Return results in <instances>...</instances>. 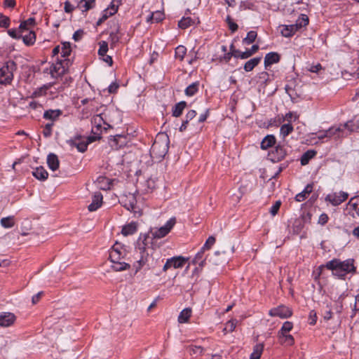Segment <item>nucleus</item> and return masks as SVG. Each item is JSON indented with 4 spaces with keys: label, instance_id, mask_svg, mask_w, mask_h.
Listing matches in <instances>:
<instances>
[{
    "label": "nucleus",
    "instance_id": "f257e3e1",
    "mask_svg": "<svg viewBox=\"0 0 359 359\" xmlns=\"http://www.w3.org/2000/svg\"><path fill=\"white\" fill-rule=\"evenodd\" d=\"M234 252V246L230 243L222 245L219 250L214 253L208 255L204 259L200 260L199 266L202 269L208 264L210 266L222 265L227 262L229 256Z\"/></svg>",
    "mask_w": 359,
    "mask_h": 359
},
{
    "label": "nucleus",
    "instance_id": "f03ea898",
    "mask_svg": "<svg viewBox=\"0 0 359 359\" xmlns=\"http://www.w3.org/2000/svg\"><path fill=\"white\" fill-rule=\"evenodd\" d=\"M201 259V252H198L191 261L181 256V270L183 271L182 275L188 283H192L197 280L198 271L202 269L199 266Z\"/></svg>",
    "mask_w": 359,
    "mask_h": 359
},
{
    "label": "nucleus",
    "instance_id": "7ed1b4c3",
    "mask_svg": "<svg viewBox=\"0 0 359 359\" xmlns=\"http://www.w3.org/2000/svg\"><path fill=\"white\" fill-rule=\"evenodd\" d=\"M324 268H327V269L331 270L334 276L341 278H344L348 273L355 271L353 261L352 259L341 261L338 259H334L327 262L325 265L320 266L318 268L320 273L322 272Z\"/></svg>",
    "mask_w": 359,
    "mask_h": 359
},
{
    "label": "nucleus",
    "instance_id": "20e7f679",
    "mask_svg": "<svg viewBox=\"0 0 359 359\" xmlns=\"http://www.w3.org/2000/svg\"><path fill=\"white\" fill-rule=\"evenodd\" d=\"M168 150V137L164 134H158L153 143L150 154L153 158L161 160Z\"/></svg>",
    "mask_w": 359,
    "mask_h": 359
},
{
    "label": "nucleus",
    "instance_id": "39448f33",
    "mask_svg": "<svg viewBox=\"0 0 359 359\" xmlns=\"http://www.w3.org/2000/svg\"><path fill=\"white\" fill-rule=\"evenodd\" d=\"M309 24V18L306 15L302 14L297 20L296 22L292 25H282L279 26L280 33L284 37H291L299 29L306 27Z\"/></svg>",
    "mask_w": 359,
    "mask_h": 359
},
{
    "label": "nucleus",
    "instance_id": "423d86ee",
    "mask_svg": "<svg viewBox=\"0 0 359 359\" xmlns=\"http://www.w3.org/2000/svg\"><path fill=\"white\" fill-rule=\"evenodd\" d=\"M71 65L72 62L68 58L57 59V61L52 64L50 69H46L44 72L49 73L53 78H57L65 74Z\"/></svg>",
    "mask_w": 359,
    "mask_h": 359
},
{
    "label": "nucleus",
    "instance_id": "0eeeda50",
    "mask_svg": "<svg viewBox=\"0 0 359 359\" xmlns=\"http://www.w3.org/2000/svg\"><path fill=\"white\" fill-rule=\"evenodd\" d=\"M138 199L137 196L133 193L123 194L120 200V203L128 210L133 212L135 216H140L142 210L137 204Z\"/></svg>",
    "mask_w": 359,
    "mask_h": 359
},
{
    "label": "nucleus",
    "instance_id": "6e6552de",
    "mask_svg": "<svg viewBox=\"0 0 359 359\" xmlns=\"http://www.w3.org/2000/svg\"><path fill=\"white\" fill-rule=\"evenodd\" d=\"M16 69L14 61L9 60L0 68V84H9L13 79V72Z\"/></svg>",
    "mask_w": 359,
    "mask_h": 359
},
{
    "label": "nucleus",
    "instance_id": "1a4fd4ad",
    "mask_svg": "<svg viewBox=\"0 0 359 359\" xmlns=\"http://www.w3.org/2000/svg\"><path fill=\"white\" fill-rule=\"evenodd\" d=\"M96 140V137L89 136L86 138L84 136L76 135L71 140L67 141V143L72 146L75 147L79 151L84 152L88 147V144Z\"/></svg>",
    "mask_w": 359,
    "mask_h": 359
},
{
    "label": "nucleus",
    "instance_id": "9d476101",
    "mask_svg": "<svg viewBox=\"0 0 359 359\" xmlns=\"http://www.w3.org/2000/svg\"><path fill=\"white\" fill-rule=\"evenodd\" d=\"M176 224V218H170L166 224L160 228H154L151 230V235L153 238H162L169 233L170 230Z\"/></svg>",
    "mask_w": 359,
    "mask_h": 359
},
{
    "label": "nucleus",
    "instance_id": "9b49d317",
    "mask_svg": "<svg viewBox=\"0 0 359 359\" xmlns=\"http://www.w3.org/2000/svg\"><path fill=\"white\" fill-rule=\"evenodd\" d=\"M269 314L271 316H278L280 318H287L292 316V310L285 306L280 305L278 307L271 309Z\"/></svg>",
    "mask_w": 359,
    "mask_h": 359
},
{
    "label": "nucleus",
    "instance_id": "f8f14e48",
    "mask_svg": "<svg viewBox=\"0 0 359 359\" xmlns=\"http://www.w3.org/2000/svg\"><path fill=\"white\" fill-rule=\"evenodd\" d=\"M126 255V250L121 245L116 243L110 251L109 259L111 262L121 260Z\"/></svg>",
    "mask_w": 359,
    "mask_h": 359
},
{
    "label": "nucleus",
    "instance_id": "ddd939ff",
    "mask_svg": "<svg viewBox=\"0 0 359 359\" xmlns=\"http://www.w3.org/2000/svg\"><path fill=\"white\" fill-rule=\"evenodd\" d=\"M348 194L344 191L328 194L326 201L331 203L333 205H338L345 201L348 198Z\"/></svg>",
    "mask_w": 359,
    "mask_h": 359
},
{
    "label": "nucleus",
    "instance_id": "4468645a",
    "mask_svg": "<svg viewBox=\"0 0 359 359\" xmlns=\"http://www.w3.org/2000/svg\"><path fill=\"white\" fill-rule=\"evenodd\" d=\"M103 121V118L101 116V114H97L93 116L91 123L93 125L92 127V133H93V136L96 137V140L100 139V131L102 128V123Z\"/></svg>",
    "mask_w": 359,
    "mask_h": 359
},
{
    "label": "nucleus",
    "instance_id": "2eb2a0df",
    "mask_svg": "<svg viewBox=\"0 0 359 359\" xmlns=\"http://www.w3.org/2000/svg\"><path fill=\"white\" fill-rule=\"evenodd\" d=\"M156 182L155 178L148 177L143 182H139V189L144 193H148L156 188Z\"/></svg>",
    "mask_w": 359,
    "mask_h": 359
},
{
    "label": "nucleus",
    "instance_id": "dca6fc26",
    "mask_svg": "<svg viewBox=\"0 0 359 359\" xmlns=\"http://www.w3.org/2000/svg\"><path fill=\"white\" fill-rule=\"evenodd\" d=\"M15 316L12 313H3L0 314V326L9 327L15 321Z\"/></svg>",
    "mask_w": 359,
    "mask_h": 359
},
{
    "label": "nucleus",
    "instance_id": "f3484780",
    "mask_svg": "<svg viewBox=\"0 0 359 359\" xmlns=\"http://www.w3.org/2000/svg\"><path fill=\"white\" fill-rule=\"evenodd\" d=\"M102 198L100 192H95L93 196L92 203L88 207V210L90 212L97 210L102 205Z\"/></svg>",
    "mask_w": 359,
    "mask_h": 359
},
{
    "label": "nucleus",
    "instance_id": "a211bd4d",
    "mask_svg": "<svg viewBox=\"0 0 359 359\" xmlns=\"http://www.w3.org/2000/svg\"><path fill=\"white\" fill-rule=\"evenodd\" d=\"M270 155L273 161H279L285 156L286 151L283 147L277 146Z\"/></svg>",
    "mask_w": 359,
    "mask_h": 359
},
{
    "label": "nucleus",
    "instance_id": "6ab92c4d",
    "mask_svg": "<svg viewBox=\"0 0 359 359\" xmlns=\"http://www.w3.org/2000/svg\"><path fill=\"white\" fill-rule=\"evenodd\" d=\"M178 268H180V256H175L167 259L163 266V270L166 271L170 269Z\"/></svg>",
    "mask_w": 359,
    "mask_h": 359
},
{
    "label": "nucleus",
    "instance_id": "aec40b11",
    "mask_svg": "<svg viewBox=\"0 0 359 359\" xmlns=\"http://www.w3.org/2000/svg\"><path fill=\"white\" fill-rule=\"evenodd\" d=\"M278 337L280 344H282L286 346H291L294 342L293 337L288 332L281 333V332H278Z\"/></svg>",
    "mask_w": 359,
    "mask_h": 359
},
{
    "label": "nucleus",
    "instance_id": "412c9836",
    "mask_svg": "<svg viewBox=\"0 0 359 359\" xmlns=\"http://www.w3.org/2000/svg\"><path fill=\"white\" fill-rule=\"evenodd\" d=\"M280 60V55L276 52H271L267 53L264 57V65L266 67L274 63L278 62Z\"/></svg>",
    "mask_w": 359,
    "mask_h": 359
},
{
    "label": "nucleus",
    "instance_id": "4be33fe9",
    "mask_svg": "<svg viewBox=\"0 0 359 359\" xmlns=\"http://www.w3.org/2000/svg\"><path fill=\"white\" fill-rule=\"evenodd\" d=\"M47 163L50 170L53 171H55L58 169L60 162L57 155L55 154L50 153L47 156Z\"/></svg>",
    "mask_w": 359,
    "mask_h": 359
},
{
    "label": "nucleus",
    "instance_id": "5701e85b",
    "mask_svg": "<svg viewBox=\"0 0 359 359\" xmlns=\"http://www.w3.org/2000/svg\"><path fill=\"white\" fill-rule=\"evenodd\" d=\"M62 114V111L60 109H48L45 111L43 117L45 119L51 120L53 122L56 121Z\"/></svg>",
    "mask_w": 359,
    "mask_h": 359
},
{
    "label": "nucleus",
    "instance_id": "b1692460",
    "mask_svg": "<svg viewBox=\"0 0 359 359\" xmlns=\"http://www.w3.org/2000/svg\"><path fill=\"white\" fill-rule=\"evenodd\" d=\"M32 175L34 177H36L37 180L41 181L46 180L48 177V173L46 171V170L42 167L39 166L37 167L33 172Z\"/></svg>",
    "mask_w": 359,
    "mask_h": 359
},
{
    "label": "nucleus",
    "instance_id": "393cba45",
    "mask_svg": "<svg viewBox=\"0 0 359 359\" xmlns=\"http://www.w3.org/2000/svg\"><path fill=\"white\" fill-rule=\"evenodd\" d=\"M188 13H190V9L187 8L184 15L181 18V29H186L189 26L194 25L196 22L195 18L188 16Z\"/></svg>",
    "mask_w": 359,
    "mask_h": 359
},
{
    "label": "nucleus",
    "instance_id": "a878e982",
    "mask_svg": "<svg viewBox=\"0 0 359 359\" xmlns=\"http://www.w3.org/2000/svg\"><path fill=\"white\" fill-rule=\"evenodd\" d=\"M325 136H327L328 138H331L332 137L335 136L339 138L344 136L343 128L341 127H332L328 130H325Z\"/></svg>",
    "mask_w": 359,
    "mask_h": 359
},
{
    "label": "nucleus",
    "instance_id": "bb28decb",
    "mask_svg": "<svg viewBox=\"0 0 359 359\" xmlns=\"http://www.w3.org/2000/svg\"><path fill=\"white\" fill-rule=\"evenodd\" d=\"M313 191V184H309L305 189L299 194H297L295 199L297 201L301 202L305 200L308 195Z\"/></svg>",
    "mask_w": 359,
    "mask_h": 359
},
{
    "label": "nucleus",
    "instance_id": "cd10ccee",
    "mask_svg": "<svg viewBox=\"0 0 359 359\" xmlns=\"http://www.w3.org/2000/svg\"><path fill=\"white\" fill-rule=\"evenodd\" d=\"M276 142V138L273 135H266L261 142V148L264 150L272 147Z\"/></svg>",
    "mask_w": 359,
    "mask_h": 359
},
{
    "label": "nucleus",
    "instance_id": "c85d7f7f",
    "mask_svg": "<svg viewBox=\"0 0 359 359\" xmlns=\"http://www.w3.org/2000/svg\"><path fill=\"white\" fill-rule=\"evenodd\" d=\"M164 18V13L160 11L152 13L147 19L148 22H159Z\"/></svg>",
    "mask_w": 359,
    "mask_h": 359
},
{
    "label": "nucleus",
    "instance_id": "c756f323",
    "mask_svg": "<svg viewBox=\"0 0 359 359\" xmlns=\"http://www.w3.org/2000/svg\"><path fill=\"white\" fill-rule=\"evenodd\" d=\"M137 231V224L135 222H131L122 229L121 233L124 236L133 234Z\"/></svg>",
    "mask_w": 359,
    "mask_h": 359
},
{
    "label": "nucleus",
    "instance_id": "7c9ffc66",
    "mask_svg": "<svg viewBox=\"0 0 359 359\" xmlns=\"http://www.w3.org/2000/svg\"><path fill=\"white\" fill-rule=\"evenodd\" d=\"M111 263L113 264L111 268L116 271H121L130 268V264L121 262V260L111 262Z\"/></svg>",
    "mask_w": 359,
    "mask_h": 359
},
{
    "label": "nucleus",
    "instance_id": "2f4dec72",
    "mask_svg": "<svg viewBox=\"0 0 359 359\" xmlns=\"http://www.w3.org/2000/svg\"><path fill=\"white\" fill-rule=\"evenodd\" d=\"M261 57H254L245 62L244 69L246 72L252 71L260 62Z\"/></svg>",
    "mask_w": 359,
    "mask_h": 359
},
{
    "label": "nucleus",
    "instance_id": "473e14b6",
    "mask_svg": "<svg viewBox=\"0 0 359 359\" xmlns=\"http://www.w3.org/2000/svg\"><path fill=\"white\" fill-rule=\"evenodd\" d=\"M316 154L314 150H309L306 151L301 158V164L305 165L309 163V161L313 158Z\"/></svg>",
    "mask_w": 359,
    "mask_h": 359
},
{
    "label": "nucleus",
    "instance_id": "72a5a7b5",
    "mask_svg": "<svg viewBox=\"0 0 359 359\" xmlns=\"http://www.w3.org/2000/svg\"><path fill=\"white\" fill-rule=\"evenodd\" d=\"M1 225L4 228H11L15 225L14 216L3 217L0 221Z\"/></svg>",
    "mask_w": 359,
    "mask_h": 359
},
{
    "label": "nucleus",
    "instance_id": "f704fd0d",
    "mask_svg": "<svg viewBox=\"0 0 359 359\" xmlns=\"http://www.w3.org/2000/svg\"><path fill=\"white\" fill-rule=\"evenodd\" d=\"M347 208L355 210L358 214L359 212V196H354L350 199L347 204Z\"/></svg>",
    "mask_w": 359,
    "mask_h": 359
},
{
    "label": "nucleus",
    "instance_id": "c9c22d12",
    "mask_svg": "<svg viewBox=\"0 0 359 359\" xmlns=\"http://www.w3.org/2000/svg\"><path fill=\"white\" fill-rule=\"evenodd\" d=\"M60 51H61V57H63L64 59L67 58V57L70 55L71 52H72L70 43L69 42L62 43Z\"/></svg>",
    "mask_w": 359,
    "mask_h": 359
},
{
    "label": "nucleus",
    "instance_id": "e433bc0d",
    "mask_svg": "<svg viewBox=\"0 0 359 359\" xmlns=\"http://www.w3.org/2000/svg\"><path fill=\"white\" fill-rule=\"evenodd\" d=\"M117 6H116L114 4L111 5L109 8H107L103 11L102 18V20H106L109 16L113 15L117 12Z\"/></svg>",
    "mask_w": 359,
    "mask_h": 359
},
{
    "label": "nucleus",
    "instance_id": "4c0bfd02",
    "mask_svg": "<svg viewBox=\"0 0 359 359\" xmlns=\"http://www.w3.org/2000/svg\"><path fill=\"white\" fill-rule=\"evenodd\" d=\"M198 90V82H194L191 84L189 85L184 92L186 95L187 96H192L194 95Z\"/></svg>",
    "mask_w": 359,
    "mask_h": 359
},
{
    "label": "nucleus",
    "instance_id": "58836bf2",
    "mask_svg": "<svg viewBox=\"0 0 359 359\" xmlns=\"http://www.w3.org/2000/svg\"><path fill=\"white\" fill-rule=\"evenodd\" d=\"M23 42L28 46L34 44L36 40L35 33L29 32L27 34L22 36Z\"/></svg>",
    "mask_w": 359,
    "mask_h": 359
},
{
    "label": "nucleus",
    "instance_id": "ea45409f",
    "mask_svg": "<svg viewBox=\"0 0 359 359\" xmlns=\"http://www.w3.org/2000/svg\"><path fill=\"white\" fill-rule=\"evenodd\" d=\"M95 1V0H81L79 6L82 11H87L93 7Z\"/></svg>",
    "mask_w": 359,
    "mask_h": 359
},
{
    "label": "nucleus",
    "instance_id": "a19ab883",
    "mask_svg": "<svg viewBox=\"0 0 359 359\" xmlns=\"http://www.w3.org/2000/svg\"><path fill=\"white\" fill-rule=\"evenodd\" d=\"M215 238L212 236H210L199 252H201V257H203L204 251L210 249V248L215 244Z\"/></svg>",
    "mask_w": 359,
    "mask_h": 359
},
{
    "label": "nucleus",
    "instance_id": "79ce46f5",
    "mask_svg": "<svg viewBox=\"0 0 359 359\" xmlns=\"http://www.w3.org/2000/svg\"><path fill=\"white\" fill-rule=\"evenodd\" d=\"M263 346L257 344L254 347L253 352L250 355V359H259L262 353Z\"/></svg>",
    "mask_w": 359,
    "mask_h": 359
},
{
    "label": "nucleus",
    "instance_id": "37998d69",
    "mask_svg": "<svg viewBox=\"0 0 359 359\" xmlns=\"http://www.w3.org/2000/svg\"><path fill=\"white\" fill-rule=\"evenodd\" d=\"M121 138H124V137L119 135L111 137L109 140V144L110 147L113 149H117L118 147L121 146V144L118 145V140Z\"/></svg>",
    "mask_w": 359,
    "mask_h": 359
},
{
    "label": "nucleus",
    "instance_id": "c03bdc74",
    "mask_svg": "<svg viewBox=\"0 0 359 359\" xmlns=\"http://www.w3.org/2000/svg\"><path fill=\"white\" fill-rule=\"evenodd\" d=\"M118 29L115 32H111L109 34L110 46L113 48L119 41L120 36L118 34Z\"/></svg>",
    "mask_w": 359,
    "mask_h": 359
},
{
    "label": "nucleus",
    "instance_id": "a18cd8bd",
    "mask_svg": "<svg viewBox=\"0 0 359 359\" xmlns=\"http://www.w3.org/2000/svg\"><path fill=\"white\" fill-rule=\"evenodd\" d=\"M238 321L236 320H229L224 327V332H233L237 325Z\"/></svg>",
    "mask_w": 359,
    "mask_h": 359
},
{
    "label": "nucleus",
    "instance_id": "49530a36",
    "mask_svg": "<svg viewBox=\"0 0 359 359\" xmlns=\"http://www.w3.org/2000/svg\"><path fill=\"white\" fill-rule=\"evenodd\" d=\"M293 130V127L290 123L283 124L280 127V134L285 137Z\"/></svg>",
    "mask_w": 359,
    "mask_h": 359
},
{
    "label": "nucleus",
    "instance_id": "de8ad7c7",
    "mask_svg": "<svg viewBox=\"0 0 359 359\" xmlns=\"http://www.w3.org/2000/svg\"><path fill=\"white\" fill-rule=\"evenodd\" d=\"M257 32H255V31H250L248 34H247V36L245 38L243 39V43H246V44H250L252 43H253L255 41V40L256 39V37H257Z\"/></svg>",
    "mask_w": 359,
    "mask_h": 359
},
{
    "label": "nucleus",
    "instance_id": "09e8293b",
    "mask_svg": "<svg viewBox=\"0 0 359 359\" xmlns=\"http://www.w3.org/2000/svg\"><path fill=\"white\" fill-rule=\"evenodd\" d=\"M191 313L192 311L190 308H186L181 311V323H187L191 316Z\"/></svg>",
    "mask_w": 359,
    "mask_h": 359
},
{
    "label": "nucleus",
    "instance_id": "8fccbe9b",
    "mask_svg": "<svg viewBox=\"0 0 359 359\" xmlns=\"http://www.w3.org/2000/svg\"><path fill=\"white\" fill-rule=\"evenodd\" d=\"M343 127L350 132L358 131L359 130V125L353 121H348Z\"/></svg>",
    "mask_w": 359,
    "mask_h": 359
},
{
    "label": "nucleus",
    "instance_id": "3c124183",
    "mask_svg": "<svg viewBox=\"0 0 359 359\" xmlns=\"http://www.w3.org/2000/svg\"><path fill=\"white\" fill-rule=\"evenodd\" d=\"M247 9L255 10V6L254 3H252L250 1H241V4H240V10L245 11Z\"/></svg>",
    "mask_w": 359,
    "mask_h": 359
},
{
    "label": "nucleus",
    "instance_id": "603ef678",
    "mask_svg": "<svg viewBox=\"0 0 359 359\" xmlns=\"http://www.w3.org/2000/svg\"><path fill=\"white\" fill-rule=\"evenodd\" d=\"M100 48L98 50V54L100 56H105L107 55V53L108 51V43L104 41H102L99 43Z\"/></svg>",
    "mask_w": 359,
    "mask_h": 359
},
{
    "label": "nucleus",
    "instance_id": "864d4df0",
    "mask_svg": "<svg viewBox=\"0 0 359 359\" xmlns=\"http://www.w3.org/2000/svg\"><path fill=\"white\" fill-rule=\"evenodd\" d=\"M187 351L189 352L190 355H198L202 353V348L199 346L190 345L187 347Z\"/></svg>",
    "mask_w": 359,
    "mask_h": 359
},
{
    "label": "nucleus",
    "instance_id": "5fc2aeb1",
    "mask_svg": "<svg viewBox=\"0 0 359 359\" xmlns=\"http://www.w3.org/2000/svg\"><path fill=\"white\" fill-rule=\"evenodd\" d=\"M196 115V112L194 110H190L187 114V120L183 121L181 125V131L186 128V125L188 123V119H193Z\"/></svg>",
    "mask_w": 359,
    "mask_h": 359
},
{
    "label": "nucleus",
    "instance_id": "6e6d98bb",
    "mask_svg": "<svg viewBox=\"0 0 359 359\" xmlns=\"http://www.w3.org/2000/svg\"><path fill=\"white\" fill-rule=\"evenodd\" d=\"M53 126V123H48L46 124L44 129L43 130V135L45 137H49L52 134V127Z\"/></svg>",
    "mask_w": 359,
    "mask_h": 359
},
{
    "label": "nucleus",
    "instance_id": "4d7b16f0",
    "mask_svg": "<svg viewBox=\"0 0 359 359\" xmlns=\"http://www.w3.org/2000/svg\"><path fill=\"white\" fill-rule=\"evenodd\" d=\"M35 24V19L34 18H29L27 20L22 22L20 25V29H27L28 25H34Z\"/></svg>",
    "mask_w": 359,
    "mask_h": 359
},
{
    "label": "nucleus",
    "instance_id": "13d9d810",
    "mask_svg": "<svg viewBox=\"0 0 359 359\" xmlns=\"http://www.w3.org/2000/svg\"><path fill=\"white\" fill-rule=\"evenodd\" d=\"M293 327V324L292 322H290V321H285L282 327L280 328V330H279V332H281V333L283 332H290V331L292 330Z\"/></svg>",
    "mask_w": 359,
    "mask_h": 359
},
{
    "label": "nucleus",
    "instance_id": "bf43d9fd",
    "mask_svg": "<svg viewBox=\"0 0 359 359\" xmlns=\"http://www.w3.org/2000/svg\"><path fill=\"white\" fill-rule=\"evenodd\" d=\"M280 205H281L280 201H276V203L273 205V206L271 208V209L269 210V212L271 214L272 216H275L278 213Z\"/></svg>",
    "mask_w": 359,
    "mask_h": 359
},
{
    "label": "nucleus",
    "instance_id": "052dcab7",
    "mask_svg": "<svg viewBox=\"0 0 359 359\" xmlns=\"http://www.w3.org/2000/svg\"><path fill=\"white\" fill-rule=\"evenodd\" d=\"M9 25H10L9 18L1 15L0 17V27L7 28L9 27Z\"/></svg>",
    "mask_w": 359,
    "mask_h": 359
},
{
    "label": "nucleus",
    "instance_id": "680f3d73",
    "mask_svg": "<svg viewBox=\"0 0 359 359\" xmlns=\"http://www.w3.org/2000/svg\"><path fill=\"white\" fill-rule=\"evenodd\" d=\"M226 22L228 23L229 28L230 29V30L232 32H236L237 30V29H238V25L232 21V20H231V17L229 15H228L226 17Z\"/></svg>",
    "mask_w": 359,
    "mask_h": 359
},
{
    "label": "nucleus",
    "instance_id": "e2e57ef3",
    "mask_svg": "<svg viewBox=\"0 0 359 359\" xmlns=\"http://www.w3.org/2000/svg\"><path fill=\"white\" fill-rule=\"evenodd\" d=\"M83 31L82 29H79L76 31L73 34V39L75 41H78L81 39L83 35Z\"/></svg>",
    "mask_w": 359,
    "mask_h": 359
},
{
    "label": "nucleus",
    "instance_id": "0e129e2a",
    "mask_svg": "<svg viewBox=\"0 0 359 359\" xmlns=\"http://www.w3.org/2000/svg\"><path fill=\"white\" fill-rule=\"evenodd\" d=\"M322 69V66L320 64L318 63L316 65H310V67L308 68L309 71L311 72H315V73H317L319 72V70H320Z\"/></svg>",
    "mask_w": 359,
    "mask_h": 359
},
{
    "label": "nucleus",
    "instance_id": "69168bd1",
    "mask_svg": "<svg viewBox=\"0 0 359 359\" xmlns=\"http://www.w3.org/2000/svg\"><path fill=\"white\" fill-rule=\"evenodd\" d=\"M250 56L252 55H250V53L249 52L248 50L245 52H241L240 55L234 54L235 57H240L241 59H246L250 57Z\"/></svg>",
    "mask_w": 359,
    "mask_h": 359
},
{
    "label": "nucleus",
    "instance_id": "338daca9",
    "mask_svg": "<svg viewBox=\"0 0 359 359\" xmlns=\"http://www.w3.org/2000/svg\"><path fill=\"white\" fill-rule=\"evenodd\" d=\"M328 221V217L326 214H321L319 217L318 223L323 225L326 224Z\"/></svg>",
    "mask_w": 359,
    "mask_h": 359
},
{
    "label": "nucleus",
    "instance_id": "774afa93",
    "mask_svg": "<svg viewBox=\"0 0 359 359\" xmlns=\"http://www.w3.org/2000/svg\"><path fill=\"white\" fill-rule=\"evenodd\" d=\"M118 84L116 83H112L108 88V91L110 93H114L117 91L118 88Z\"/></svg>",
    "mask_w": 359,
    "mask_h": 359
}]
</instances>
